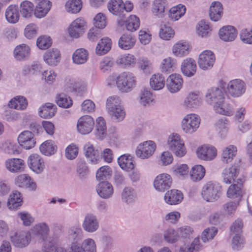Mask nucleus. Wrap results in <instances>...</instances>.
Returning a JSON list of instances; mask_svg holds the SVG:
<instances>
[{"label":"nucleus","mask_w":252,"mask_h":252,"mask_svg":"<svg viewBox=\"0 0 252 252\" xmlns=\"http://www.w3.org/2000/svg\"><path fill=\"white\" fill-rule=\"evenodd\" d=\"M163 238L168 243L174 244L178 241L179 235L174 229L168 228L163 232Z\"/></svg>","instance_id":"nucleus-62"},{"label":"nucleus","mask_w":252,"mask_h":252,"mask_svg":"<svg viewBox=\"0 0 252 252\" xmlns=\"http://www.w3.org/2000/svg\"><path fill=\"white\" fill-rule=\"evenodd\" d=\"M107 7L111 13L118 15L124 11L125 4L122 0H110L107 4Z\"/></svg>","instance_id":"nucleus-40"},{"label":"nucleus","mask_w":252,"mask_h":252,"mask_svg":"<svg viewBox=\"0 0 252 252\" xmlns=\"http://www.w3.org/2000/svg\"><path fill=\"white\" fill-rule=\"evenodd\" d=\"M215 56L210 50H206L202 52L199 56L198 64L199 67L204 70L211 68L215 62Z\"/></svg>","instance_id":"nucleus-8"},{"label":"nucleus","mask_w":252,"mask_h":252,"mask_svg":"<svg viewBox=\"0 0 252 252\" xmlns=\"http://www.w3.org/2000/svg\"><path fill=\"white\" fill-rule=\"evenodd\" d=\"M223 7L221 3L219 1L212 2L209 10V16L214 21H218L222 16Z\"/></svg>","instance_id":"nucleus-32"},{"label":"nucleus","mask_w":252,"mask_h":252,"mask_svg":"<svg viewBox=\"0 0 252 252\" xmlns=\"http://www.w3.org/2000/svg\"><path fill=\"white\" fill-rule=\"evenodd\" d=\"M173 54L177 57L187 55L189 53V45L186 42H178L172 47Z\"/></svg>","instance_id":"nucleus-44"},{"label":"nucleus","mask_w":252,"mask_h":252,"mask_svg":"<svg viewBox=\"0 0 252 252\" xmlns=\"http://www.w3.org/2000/svg\"><path fill=\"white\" fill-rule=\"evenodd\" d=\"M111 119L116 122L122 121L125 117L126 113L124 107L115 108L114 110L108 111Z\"/></svg>","instance_id":"nucleus-59"},{"label":"nucleus","mask_w":252,"mask_h":252,"mask_svg":"<svg viewBox=\"0 0 252 252\" xmlns=\"http://www.w3.org/2000/svg\"><path fill=\"white\" fill-rule=\"evenodd\" d=\"M156 145L152 141H145L140 144L136 150L137 157L142 158H147L150 157L155 151Z\"/></svg>","instance_id":"nucleus-7"},{"label":"nucleus","mask_w":252,"mask_h":252,"mask_svg":"<svg viewBox=\"0 0 252 252\" xmlns=\"http://www.w3.org/2000/svg\"><path fill=\"white\" fill-rule=\"evenodd\" d=\"M57 148V146L53 141L47 140L40 145L39 149L42 154L45 156H51L56 152Z\"/></svg>","instance_id":"nucleus-50"},{"label":"nucleus","mask_w":252,"mask_h":252,"mask_svg":"<svg viewBox=\"0 0 252 252\" xmlns=\"http://www.w3.org/2000/svg\"><path fill=\"white\" fill-rule=\"evenodd\" d=\"M201 102V99L198 94L195 93H190L186 97L184 102V105L188 108H195L199 106Z\"/></svg>","instance_id":"nucleus-34"},{"label":"nucleus","mask_w":252,"mask_h":252,"mask_svg":"<svg viewBox=\"0 0 252 252\" xmlns=\"http://www.w3.org/2000/svg\"><path fill=\"white\" fill-rule=\"evenodd\" d=\"M137 198L134 189L131 187H125L122 194V198L126 203L134 202Z\"/></svg>","instance_id":"nucleus-53"},{"label":"nucleus","mask_w":252,"mask_h":252,"mask_svg":"<svg viewBox=\"0 0 252 252\" xmlns=\"http://www.w3.org/2000/svg\"><path fill=\"white\" fill-rule=\"evenodd\" d=\"M1 148L4 152L9 155L19 153L18 146L13 141L7 140L2 143Z\"/></svg>","instance_id":"nucleus-55"},{"label":"nucleus","mask_w":252,"mask_h":252,"mask_svg":"<svg viewBox=\"0 0 252 252\" xmlns=\"http://www.w3.org/2000/svg\"><path fill=\"white\" fill-rule=\"evenodd\" d=\"M89 58V53L84 48H79L75 50L72 55L73 63L76 64L85 63Z\"/></svg>","instance_id":"nucleus-38"},{"label":"nucleus","mask_w":252,"mask_h":252,"mask_svg":"<svg viewBox=\"0 0 252 252\" xmlns=\"http://www.w3.org/2000/svg\"><path fill=\"white\" fill-rule=\"evenodd\" d=\"M68 252H96L95 243L93 239H86L81 246L76 243L71 244L68 248Z\"/></svg>","instance_id":"nucleus-6"},{"label":"nucleus","mask_w":252,"mask_h":252,"mask_svg":"<svg viewBox=\"0 0 252 252\" xmlns=\"http://www.w3.org/2000/svg\"><path fill=\"white\" fill-rule=\"evenodd\" d=\"M10 237L13 245L18 248H23L28 246L31 239V235L28 232H15Z\"/></svg>","instance_id":"nucleus-17"},{"label":"nucleus","mask_w":252,"mask_h":252,"mask_svg":"<svg viewBox=\"0 0 252 252\" xmlns=\"http://www.w3.org/2000/svg\"><path fill=\"white\" fill-rule=\"evenodd\" d=\"M229 122L225 119H220L216 123L217 129L220 136L222 138L226 137L229 131Z\"/></svg>","instance_id":"nucleus-47"},{"label":"nucleus","mask_w":252,"mask_h":252,"mask_svg":"<svg viewBox=\"0 0 252 252\" xmlns=\"http://www.w3.org/2000/svg\"><path fill=\"white\" fill-rule=\"evenodd\" d=\"M121 100L117 95H113L109 97L106 100V107L107 111L114 110L115 108L122 107Z\"/></svg>","instance_id":"nucleus-61"},{"label":"nucleus","mask_w":252,"mask_h":252,"mask_svg":"<svg viewBox=\"0 0 252 252\" xmlns=\"http://www.w3.org/2000/svg\"><path fill=\"white\" fill-rule=\"evenodd\" d=\"M85 22L82 18H77L74 20L68 28L69 35L74 38H78L84 32Z\"/></svg>","instance_id":"nucleus-14"},{"label":"nucleus","mask_w":252,"mask_h":252,"mask_svg":"<svg viewBox=\"0 0 252 252\" xmlns=\"http://www.w3.org/2000/svg\"><path fill=\"white\" fill-rule=\"evenodd\" d=\"M28 106V101L23 96H16L12 98L8 103V106L10 108L17 110H25Z\"/></svg>","instance_id":"nucleus-36"},{"label":"nucleus","mask_w":252,"mask_h":252,"mask_svg":"<svg viewBox=\"0 0 252 252\" xmlns=\"http://www.w3.org/2000/svg\"><path fill=\"white\" fill-rule=\"evenodd\" d=\"M165 4V0H155L153 4V13L157 16L162 17L164 12Z\"/></svg>","instance_id":"nucleus-57"},{"label":"nucleus","mask_w":252,"mask_h":252,"mask_svg":"<svg viewBox=\"0 0 252 252\" xmlns=\"http://www.w3.org/2000/svg\"><path fill=\"white\" fill-rule=\"evenodd\" d=\"M66 10L71 13L78 12L82 8L81 0H69L65 4Z\"/></svg>","instance_id":"nucleus-60"},{"label":"nucleus","mask_w":252,"mask_h":252,"mask_svg":"<svg viewBox=\"0 0 252 252\" xmlns=\"http://www.w3.org/2000/svg\"><path fill=\"white\" fill-rule=\"evenodd\" d=\"M221 194V186L217 182H207L201 189V196L207 202H213L217 200Z\"/></svg>","instance_id":"nucleus-2"},{"label":"nucleus","mask_w":252,"mask_h":252,"mask_svg":"<svg viewBox=\"0 0 252 252\" xmlns=\"http://www.w3.org/2000/svg\"><path fill=\"white\" fill-rule=\"evenodd\" d=\"M5 16L8 23L11 24L17 23L20 18L18 6L13 4L9 5L6 9Z\"/></svg>","instance_id":"nucleus-30"},{"label":"nucleus","mask_w":252,"mask_h":252,"mask_svg":"<svg viewBox=\"0 0 252 252\" xmlns=\"http://www.w3.org/2000/svg\"><path fill=\"white\" fill-rule=\"evenodd\" d=\"M117 63L125 66H133L136 63V59L132 55L125 54L118 57Z\"/></svg>","instance_id":"nucleus-54"},{"label":"nucleus","mask_w":252,"mask_h":252,"mask_svg":"<svg viewBox=\"0 0 252 252\" xmlns=\"http://www.w3.org/2000/svg\"><path fill=\"white\" fill-rule=\"evenodd\" d=\"M84 151L86 157L93 163H96L99 159V152L95 150L94 146L88 142L84 147Z\"/></svg>","instance_id":"nucleus-29"},{"label":"nucleus","mask_w":252,"mask_h":252,"mask_svg":"<svg viewBox=\"0 0 252 252\" xmlns=\"http://www.w3.org/2000/svg\"><path fill=\"white\" fill-rule=\"evenodd\" d=\"M200 123V117L197 115L189 114L186 115L182 121V129L186 133L192 134L197 130Z\"/></svg>","instance_id":"nucleus-4"},{"label":"nucleus","mask_w":252,"mask_h":252,"mask_svg":"<svg viewBox=\"0 0 252 252\" xmlns=\"http://www.w3.org/2000/svg\"><path fill=\"white\" fill-rule=\"evenodd\" d=\"M51 7V2L48 0L40 1L36 6L34 15L36 17L41 18L44 17L48 12Z\"/></svg>","instance_id":"nucleus-33"},{"label":"nucleus","mask_w":252,"mask_h":252,"mask_svg":"<svg viewBox=\"0 0 252 252\" xmlns=\"http://www.w3.org/2000/svg\"><path fill=\"white\" fill-rule=\"evenodd\" d=\"M41 66L39 63H33L32 64L25 65L22 68L24 75L37 74L41 71Z\"/></svg>","instance_id":"nucleus-56"},{"label":"nucleus","mask_w":252,"mask_h":252,"mask_svg":"<svg viewBox=\"0 0 252 252\" xmlns=\"http://www.w3.org/2000/svg\"><path fill=\"white\" fill-rule=\"evenodd\" d=\"M22 198L21 193L17 191H13L9 196L7 201V206L9 209H17L22 205Z\"/></svg>","instance_id":"nucleus-41"},{"label":"nucleus","mask_w":252,"mask_h":252,"mask_svg":"<svg viewBox=\"0 0 252 252\" xmlns=\"http://www.w3.org/2000/svg\"><path fill=\"white\" fill-rule=\"evenodd\" d=\"M228 93L232 96L237 97L241 96L246 91L245 83L240 79L230 81L227 84Z\"/></svg>","instance_id":"nucleus-12"},{"label":"nucleus","mask_w":252,"mask_h":252,"mask_svg":"<svg viewBox=\"0 0 252 252\" xmlns=\"http://www.w3.org/2000/svg\"><path fill=\"white\" fill-rule=\"evenodd\" d=\"M82 237V230L78 227H71L68 232V239L72 244L77 243L81 240Z\"/></svg>","instance_id":"nucleus-52"},{"label":"nucleus","mask_w":252,"mask_h":252,"mask_svg":"<svg viewBox=\"0 0 252 252\" xmlns=\"http://www.w3.org/2000/svg\"><path fill=\"white\" fill-rule=\"evenodd\" d=\"M183 74L187 77L193 76L196 71V64L195 61L191 58L184 60L181 66Z\"/></svg>","instance_id":"nucleus-20"},{"label":"nucleus","mask_w":252,"mask_h":252,"mask_svg":"<svg viewBox=\"0 0 252 252\" xmlns=\"http://www.w3.org/2000/svg\"><path fill=\"white\" fill-rule=\"evenodd\" d=\"M183 199L182 192L177 189L167 191L164 195L165 202L170 205H176L181 202Z\"/></svg>","instance_id":"nucleus-26"},{"label":"nucleus","mask_w":252,"mask_h":252,"mask_svg":"<svg viewBox=\"0 0 252 252\" xmlns=\"http://www.w3.org/2000/svg\"><path fill=\"white\" fill-rule=\"evenodd\" d=\"M19 144L25 149H31L36 143L35 139L33 133L29 130H25L21 132L18 137Z\"/></svg>","instance_id":"nucleus-16"},{"label":"nucleus","mask_w":252,"mask_h":252,"mask_svg":"<svg viewBox=\"0 0 252 252\" xmlns=\"http://www.w3.org/2000/svg\"><path fill=\"white\" fill-rule=\"evenodd\" d=\"M205 174V169L201 165H196L193 166L190 171V177L193 182H197L202 180Z\"/></svg>","instance_id":"nucleus-48"},{"label":"nucleus","mask_w":252,"mask_h":252,"mask_svg":"<svg viewBox=\"0 0 252 252\" xmlns=\"http://www.w3.org/2000/svg\"><path fill=\"white\" fill-rule=\"evenodd\" d=\"M186 11V6L183 4H179L170 9L169 17L173 21H177L185 15Z\"/></svg>","instance_id":"nucleus-42"},{"label":"nucleus","mask_w":252,"mask_h":252,"mask_svg":"<svg viewBox=\"0 0 252 252\" xmlns=\"http://www.w3.org/2000/svg\"><path fill=\"white\" fill-rule=\"evenodd\" d=\"M30 53V47L26 44H21L15 47L13 51V56L17 61H25L29 58Z\"/></svg>","instance_id":"nucleus-23"},{"label":"nucleus","mask_w":252,"mask_h":252,"mask_svg":"<svg viewBox=\"0 0 252 252\" xmlns=\"http://www.w3.org/2000/svg\"><path fill=\"white\" fill-rule=\"evenodd\" d=\"M183 83V80L180 74H172L166 80V87L170 92L175 93L181 89Z\"/></svg>","instance_id":"nucleus-18"},{"label":"nucleus","mask_w":252,"mask_h":252,"mask_svg":"<svg viewBox=\"0 0 252 252\" xmlns=\"http://www.w3.org/2000/svg\"><path fill=\"white\" fill-rule=\"evenodd\" d=\"M27 163L30 169L36 174L42 173L45 167L43 159L36 154L30 155L28 158Z\"/></svg>","instance_id":"nucleus-10"},{"label":"nucleus","mask_w":252,"mask_h":252,"mask_svg":"<svg viewBox=\"0 0 252 252\" xmlns=\"http://www.w3.org/2000/svg\"><path fill=\"white\" fill-rule=\"evenodd\" d=\"M215 111L220 114L231 116L234 113V106L231 101L224 99L214 108Z\"/></svg>","instance_id":"nucleus-19"},{"label":"nucleus","mask_w":252,"mask_h":252,"mask_svg":"<svg viewBox=\"0 0 252 252\" xmlns=\"http://www.w3.org/2000/svg\"><path fill=\"white\" fill-rule=\"evenodd\" d=\"M172 182V178L169 174H160L156 177L154 181V187L157 190L163 192L170 188Z\"/></svg>","instance_id":"nucleus-13"},{"label":"nucleus","mask_w":252,"mask_h":252,"mask_svg":"<svg viewBox=\"0 0 252 252\" xmlns=\"http://www.w3.org/2000/svg\"><path fill=\"white\" fill-rule=\"evenodd\" d=\"M96 190L99 196L103 199L110 198L114 192L112 185L107 181L100 182L96 187Z\"/></svg>","instance_id":"nucleus-21"},{"label":"nucleus","mask_w":252,"mask_h":252,"mask_svg":"<svg viewBox=\"0 0 252 252\" xmlns=\"http://www.w3.org/2000/svg\"><path fill=\"white\" fill-rule=\"evenodd\" d=\"M174 34V30L170 26L166 25L161 26L159 33L160 37L165 40L173 38Z\"/></svg>","instance_id":"nucleus-64"},{"label":"nucleus","mask_w":252,"mask_h":252,"mask_svg":"<svg viewBox=\"0 0 252 252\" xmlns=\"http://www.w3.org/2000/svg\"><path fill=\"white\" fill-rule=\"evenodd\" d=\"M45 62L49 65H56L61 60V54L57 49H52L47 51L44 54Z\"/></svg>","instance_id":"nucleus-24"},{"label":"nucleus","mask_w":252,"mask_h":252,"mask_svg":"<svg viewBox=\"0 0 252 252\" xmlns=\"http://www.w3.org/2000/svg\"><path fill=\"white\" fill-rule=\"evenodd\" d=\"M239 167L236 165L224 169L222 173L223 182L227 184L234 182L239 173Z\"/></svg>","instance_id":"nucleus-22"},{"label":"nucleus","mask_w":252,"mask_h":252,"mask_svg":"<svg viewBox=\"0 0 252 252\" xmlns=\"http://www.w3.org/2000/svg\"><path fill=\"white\" fill-rule=\"evenodd\" d=\"M165 78L161 74L157 73L152 75L150 79V85L154 90L158 91L165 86Z\"/></svg>","instance_id":"nucleus-37"},{"label":"nucleus","mask_w":252,"mask_h":252,"mask_svg":"<svg viewBox=\"0 0 252 252\" xmlns=\"http://www.w3.org/2000/svg\"><path fill=\"white\" fill-rule=\"evenodd\" d=\"M94 125V120L91 116L89 115L83 116L78 120L77 130L82 134H89L93 129Z\"/></svg>","instance_id":"nucleus-11"},{"label":"nucleus","mask_w":252,"mask_h":252,"mask_svg":"<svg viewBox=\"0 0 252 252\" xmlns=\"http://www.w3.org/2000/svg\"><path fill=\"white\" fill-rule=\"evenodd\" d=\"M111 48V40L109 38H102L97 43L96 47V53L99 55L106 54Z\"/></svg>","instance_id":"nucleus-43"},{"label":"nucleus","mask_w":252,"mask_h":252,"mask_svg":"<svg viewBox=\"0 0 252 252\" xmlns=\"http://www.w3.org/2000/svg\"><path fill=\"white\" fill-rule=\"evenodd\" d=\"M196 154L199 159L210 161L216 157L217 150L212 145H204L198 148Z\"/></svg>","instance_id":"nucleus-9"},{"label":"nucleus","mask_w":252,"mask_h":252,"mask_svg":"<svg viewBox=\"0 0 252 252\" xmlns=\"http://www.w3.org/2000/svg\"><path fill=\"white\" fill-rule=\"evenodd\" d=\"M245 244V241L244 237L240 234H236L232 237L231 246L234 251L241 250Z\"/></svg>","instance_id":"nucleus-63"},{"label":"nucleus","mask_w":252,"mask_h":252,"mask_svg":"<svg viewBox=\"0 0 252 252\" xmlns=\"http://www.w3.org/2000/svg\"><path fill=\"white\" fill-rule=\"evenodd\" d=\"M99 223L97 217L93 214H87L82 223L83 229L89 233H94L99 228Z\"/></svg>","instance_id":"nucleus-15"},{"label":"nucleus","mask_w":252,"mask_h":252,"mask_svg":"<svg viewBox=\"0 0 252 252\" xmlns=\"http://www.w3.org/2000/svg\"><path fill=\"white\" fill-rule=\"evenodd\" d=\"M56 108V106L53 103H47L40 108L39 115L44 119L51 118L55 115Z\"/></svg>","instance_id":"nucleus-39"},{"label":"nucleus","mask_w":252,"mask_h":252,"mask_svg":"<svg viewBox=\"0 0 252 252\" xmlns=\"http://www.w3.org/2000/svg\"><path fill=\"white\" fill-rule=\"evenodd\" d=\"M242 189L236 184H231L227 190L226 195L230 198L241 197L243 194Z\"/></svg>","instance_id":"nucleus-58"},{"label":"nucleus","mask_w":252,"mask_h":252,"mask_svg":"<svg viewBox=\"0 0 252 252\" xmlns=\"http://www.w3.org/2000/svg\"><path fill=\"white\" fill-rule=\"evenodd\" d=\"M220 38L224 41H233L237 36V31L234 27L227 26L220 29L219 32Z\"/></svg>","instance_id":"nucleus-25"},{"label":"nucleus","mask_w":252,"mask_h":252,"mask_svg":"<svg viewBox=\"0 0 252 252\" xmlns=\"http://www.w3.org/2000/svg\"><path fill=\"white\" fill-rule=\"evenodd\" d=\"M15 182L17 185L20 187H26L30 189L34 190L36 188V185L33 180L27 174H22L18 176Z\"/></svg>","instance_id":"nucleus-31"},{"label":"nucleus","mask_w":252,"mask_h":252,"mask_svg":"<svg viewBox=\"0 0 252 252\" xmlns=\"http://www.w3.org/2000/svg\"><path fill=\"white\" fill-rule=\"evenodd\" d=\"M96 136L100 139H103L106 135V126L105 121L102 117H98L96 120Z\"/></svg>","instance_id":"nucleus-51"},{"label":"nucleus","mask_w":252,"mask_h":252,"mask_svg":"<svg viewBox=\"0 0 252 252\" xmlns=\"http://www.w3.org/2000/svg\"><path fill=\"white\" fill-rule=\"evenodd\" d=\"M116 83L120 91L122 93L130 92L136 86L135 77L130 72H124L116 76L113 74L107 78L108 85Z\"/></svg>","instance_id":"nucleus-1"},{"label":"nucleus","mask_w":252,"mask_h":252,"mask_svg":"<svg viewBox=\"0 0 252 252\" xmlns=\"http://www.w3.org/2000/svg\"><path fill=\"white\" fill-rule=\"evenodd\" d=\"M176 66V60L171 57H167L162 61L160 64V69L163 73H170L173 71Z\"/></svg>","instance_id":"nucleus-49"},{"label":"nucleus","mask_w":252,"mask_h":252,"mask_svg":"<svg viewBox=\"0 0 252 252\" xmlns=\"http://www.w3.org/2000/svg\"><path fill=\"white\" fill-rule=\"evenodd\" d=\"M169 149L178 157H182L187 153L184 142L177 133L170 135L168 139Z\"/></svg>","instance_id":"nucleus-3"},{"label":"nucleus","mask_w":252,"mask_h":252,"mask_svg":"<svg viewBox=\"0 0 252 252\" xmlns=\"http://www.w3.org/2000/svg\"><path fill=\"white\" fill-rule=\"evenodd\" d=\"M237 147L233 145H230L225 147L222 151L221 160L224 163L231 162L237 154Z\"/></svg>","instance_id":"nucleus-28"},{"label":"nucleus","mask_w":252,"mask_h":252,"mask_svg":"<svg viewBox=\"0 0 252 252\" xmlns=\"http://www.w3.org/2000/svg\"><path fill=\"white\" fill-rule=\"evenodd\" d=\"M118 162L120 167L125 170L129 171L134 167L133 160L129 155H124L118 159Z\"/></svg>","instance_id":"nucleus-45"},{"label":"nucleus","mask_w":252,"mask_h":252,"mask_svg":"<svg viewBox=\"0 0 252 252\" xmlns=\"http://www.w3.org/2000/svg\"><path fill=\"white\" fill-rule=\"evenodd\" d=\"M5 165L9 171L16 173L21 171L24 168V161L20 158H9L5 161Z\"/></svg>","instance_id":"nucleus-27"},{"label":"nucleus","mask_w":252,"mask_h":252,"mask_svg":"<svg viewBox=\"0 0 252 252\" xmlns=\"http://www.w3.org/2000/svg\"><path fill=\"white\" fill-rule=\"evenodd\" d=\"M206 102L213 108L219 105L225 98L224 92L218 87H213L209 89L205 96Z\"/></svg>","instance_id":"nucleus-5"},{"label":"nucleus","mask_w":252,"mask_h":252,"mask_svg":"<svg viewBox=\"0 0 252 252\" xmlns=\"http://www.w3.org/2000/svg\"><path fill=\"white\" fill-rule=\"evenodd\" d=\"M136 41V39L132 34H124L120 38L118 42L119 47L124 50L132 48Z\"/></svg>","instance_id":"nucleus-35"},{"label":"nucleus","mask_w":252,"mask_h":252,"mask_svg":"<svg viewBox=\"0 0 252 252\" xmlns=\"http://www.w3.org/2000/svg\"><path fill=\"white\" fill-rule=\"evenodd\" d=\"M34 9L33 4L30 1L25 0L20 5V11L22 16L25 18L31 17Z\"/></svg>","instance_id":"nucleus-46"}]
</instances>
